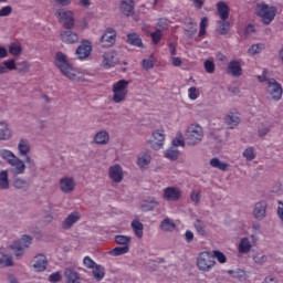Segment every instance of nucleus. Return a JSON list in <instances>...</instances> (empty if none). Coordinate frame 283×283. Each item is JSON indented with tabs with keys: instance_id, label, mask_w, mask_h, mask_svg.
Masks as SVG:
<instances>
[{
	"instance_id": "nucleus-1",
	"label": "nucleus",
	"mask_w": 283,
	"mask_h": 283,
	"mask_svg": "<svg viewBox=\"0 0 283 283\" xmlns=\"http://www.w3.org/2000/svg\"><path fill=\"white\" fill-rule=\"evenodd\" d=\"M1 158L10 165V171L14 176H21L25 174V161L23 159L19 158L14 153L8 149L1 150Z\"/></svg>"
},
{
	"instance_id": "nucleus-2",
	"label": "nucleus",
	"mask_w": 283,
	"mask_h": 283,
	"mask_svg": "<svg viewBox=\"0 0 283 283\" xmlns=\"http://www.w3.org/2000/svg\"><path fill=\"white\" fill-rule=\"evenodd\" d=\"M54 65L55 67H59V70L62 72V74H64V76H66V78H70V81H76L78 71L72 67V64H70V60H67V55H65V53H56Z\"/></svg>"
},
{
	"instance_id": "nucleus-3",
	"label": "nucleus",
	"mask_w": 283,
	"mask_h": 283,
	"mask_svg": "<svg viewBox=\"0 0 283 283\" xmlns=\"http://www.w3.org/2000/svg\"><path fill=\"white\" fill-rule=\"evenodd\" d=\"M255 14L260 17L264 25H271L277 15V8L261 2L255 6Z\"/></svg>"
},
{
	"instance_id": "nucleus-4",
	"label": "nucleus",
	"mask_w": 283,
	"mask_h": 283,
	"mask_svg": "<svg viewBox=\"0 0 283 283\" xmlns=\"http://www.w3.org/2000/svg\"><path fill=\"white\" fill-rule=\"evenodd\" d=\"M205 138V130L198 124H191L186 130L187 145L195 147L199 143H202Z\"/></svg>"
},
{
	"instance_id": "nucleus-5",
	"label": "nucleus",
	"mask_w": 283,
	"mask_h": 283,
	"mask_svg": "<svg viewBox=\"0 0 283 283\" xmlns=\"http://www.w3.org/2000/svg\"><path fill=\"white\" fill-rule=\"evenodd\" d=\"M216 266V260H213V253L211 252H201L197 258V268L203 273H209L211 269Z\"/></svg>"
},
{
	"instance_id": "nucleus-6",
	"label": "nucleus",
	"mask_w": 283,
	"mask_h": 283,
	"mask_svg": "<svg viewBox=\"0 0 283 283\" xmlns=\"http://www.w3.org/2000/svg\"><path fill=\"white\" fill-rule=\"evenodd\" d=\"M127 87H129V82L127 80H119L113 85L114 103H123V101L127 98Z\"/></svg>"
},
{
	"instance_id": "nucleus-7",
	"label": "nucleus",
	"mask_w": 283,
	"mask_h": 283,
	"mask_svg": "<svg viewBox=\"0 0 283 283\" xmlns=\"http://www.w3.org/2000/svg\"><path fill=\"white\" fill-rule=\"evenodd\" d=\"M31 147H30V140H28L27 138H21L18 143V151H19V156H21V158H24L27 165H30V167H34V159H32V157H30V151H31Z\"/></svg>"
},
{
	"instance_id": "nucleus-8",
	"label": "nucleus",
	"mask_w": 283,
	"mask_h": 283,
	"mask_svg": "<svg viewBox=\"0 0 283 283\" xmlns=\"http://www.w3.org/2000/svg\"><path fill=\"white\" fill-rule=\"evenodd\" d=\"M55 17H57L60 23L66 30H72L74 28L75 25L74 12L60 9L56 11Z\"/></svg>"
},
{
	"instance_id": "nucleus-9",
	"label": "nucleus",
	"mask_w": 283,
	"mask_h": 283,
	"mask_svg": "<svg viewBox=\"0 0 283 283\" xmlns=\"http://www.w3.org/2000/svg\"><path fill=\"white\" fill-rule=\"evenodd\" d=\"M266 92H268L269 96H271L272 101H281L282 99V94H283L282 84H280L277 81H275V78L268 80Z\"/></svg>"
},
{
	"instance_id": "nucleus-10",
	"label": "nucleus",
	"mask_w": 283,
	"mask_h": 283,
	"mask_svg": "<svg viewBox=\"0 0 283 283\" xmlns=\"http://www.w3.org/2000/svg\"><path fill=\"white\" fill-rule=\"evenodd\" d=\"M92 42H90V40H84L77 46L75 54L80 61H84V59H88V56L92 54Z\"/></svg>"
},
{
	"instance_id": "nucleus-11",
	"label": "nucleus",
	"mask_w": 283,
	"mask_h": 283,
	"mask_svg": "<svg viewBox=\"0 0 283 283\" xmlns=\"http://www.w3.org/2000/svg\"><path fill=\"white\" fill-rule=\"evenodd\" d=\"M102 48H112L116 43V30L108 28L99 39Z\"/></svg>"
},
{
	"instance_id": "nucleus-12",
	"label": "nucleus",
	"mask_w": 283,
	"mask_h": 283,
	"mask_svg": "<svg viewBox=\"0 0 283 283\" xmlns=\"http://www.w3.org/2000/svg\"><path fill=\"white\" fill-rule=\"evenodd\" d=\"M30 244H32V238L30 235H22L20 242H15L13 244V249H15V258L21 259L23 255V249H30Z\"/></svg>"
},
{
	"instance_id": "nucleus-13",
	"label": "nucleus",
	"mask_w": 283,
	"mask_h": 283,
	"mask_svg": "<svg viewBox=\"0 0 283 283\" xmlns=\"http://www.w3.org/2000/svg\"><path fill=\"white\" fill-rule=\"evenodd\" d=\"M60 36L61 41L67 45H74V43H78V33L72 31V29L61 31Z\"/></svg>"
},
{
	"instance_id": "nucleus-14",
	"label": "nucleus",
	"mask_w": 283,
	"mask_h": 283,
	"mask_svg": "<svg viewBox=\"0 0 283 283\" xmlns=\"http://www.w3.org/2000/svg\"><path fill=\"white\" fill-rule=\"evenodd\" d=\"M76 187V182L72 177H63L60 179V189L63 193H72Z\"/></svg>"
},
{
	"instance_id": "nucleus-15",
	"label": "nucleus",
	"mask_w": 283,
	"mask_h": 283,
	"mask_svg": "<svg viewBox=\"0 0 283 283\" xmlns=\"http://www.w3.org/2000/svg\"><path fill=\"white\" fill-rule=\"evenodd\" d=\"M108 176L113 182H122L123 181V167L116 164L111 166L108 169Z\"/></svg>"
},
{
	"instance_id": "nucleus-16",
	"label": "nucleus",
	"mask_w": 283,
	"mask_h": 283,
	"mask_svg": "<svg viewBox=\"0 0 283 283\" xmlns=\"http://www.w3.org/2000/svg\"><path fill=\"white\" fill-rule=\"evenodd\" d=\"M33 262V269L38 273H42V271H45V269H48V258L45 256V254H38L36 256H34Z\"/></svg>"
},
{
	"instance_id": "nucleus-17",
	"label": "nucleus",
	"mask_w": 283,
	"mask_h": 283,
	"mask_svg": "<svg viewBox=\"0 0 283 283\" xmlns=\"http://www.w3.org/2000/svg\"><path fill=\"white\" fill-rule=\"evenodd\" d=\"M81 220V213L78 212H71L62 222V229L65 231H69L74 224L77 223V221Z\"/></svg>"
},
{
	"instance_id": "nucleus-18",
	"label": "nucleus",
	"mask_w": 283,
	"mask_h": 283,
	"mask_svg": "<svg viewBox=\"0 0 283 283\" xmlns=\"http://www.w3.org/2000/svg\"><path fill=\"white\" fill-rule=\"evenodd\" d=\"M136 8V4L134 0H122L119 4V10L122 14L125 17H132L134 14V10Z\"/></svg>"
},
{
	"instance_id": "nucleus-19",
	"label": "nucleus",
	"mask_w": 283,
	"mask_h": 283,
	"mask_svg": "<svg viewBox=\"0 0 283 283\" xmlns=\"http://www.w3.org/2000/svg\"><path fill=\"white\" fill-rule=\"evenodd\" d=\"M182 196V192H180V189L168 187L164 190V198L165 200L175 202L176 200H180Z\"/></svg>"
},
{
	"instance_id": "nucleus-20",
	"label": "nucleus",
	"mask_w": 283,
	"mask_h": 283,
	"mask_svg": "<svg viewBox=\"0 0 283 283\" xmlns=\"http://www.w3.org/2000/svg\"><path fill=\"white\" fill-rule=\"evenodd\" d=\"M103 59V63L106 67H114V65L118 63V53H116V51L104 53Z\"/></svg>"
},
{
	"instance_id": "nucleus-21",
	"label": "nucleus",
	"mask_w": 283,
	"mask_h": 283,
	"mask_svg": "<svg viewBox=\"0 0 283 283\" xmlns=\"http://www.w3.org/2000/svg\"><path fill=\"white\" fill-rule=\"evenodd\" d=\"M253 216L256 220H264L266 218V201L255 203Z\"/></svg>"
},
{
	"instance_id": "nucleus-22",
	"label": "nucleus",
	"mask_w": 283,
	"mask_h": 283,
	"mask_svg": "<svg viewBox=\"0 0 283 283\" xmlns=\"http://www.w3.org/2000/svg\"><path fill=\"white\" fill-rule=\"evenodd\" d=\"M228 74H231L237 78L242 76V65L240 64V61L233 60L228 64Z\"/></svg>"
},
{
	"instance_id": "nucleus-23",
	"label": "nucleus",
	"mask_w": 283,
	"mask_h": 283,
	"mask_svg": "<svg viewBox=\"0 0 283 283\" xmlns=\"http://www.w3.org/2000/svg\"><path fill=\"white\" fill-rule=\"evenodd\" d=\"M64 277L67 283H81V274H78L74 269H65Z\"/></svg>"
},
{
	"instance_id": "nucleus-24",
	"label": "nucleus",
	"mask_w": 283,
	"mask_h": 283,
	"mask_svg": "<svg viewBox=\"0 0 283 283\" xmlns=\"http://www.w3.org/2000/svg\"><path fill=\"white\" fill-rule=\"evenodd\" d=\"M251 249H253V244H251V240L249 238H242L239 242L238 251L241 255H247V253H251Z\"/></svg>"
},
{
	"instance_id": "nucleus-25",
	"label": "nucleus",
	"mask_w": 283,
	"mask_h": 283,
	"mask_svg": "<svg viewBox=\"0 0 283 283\" xmlns=\"http://www.w3.org/2000/svg\"><path fill=\"white\" fill-rule=\"evenodd\" d=\"M226 124L229 126L230 129L233 127H238L240 125V114L238 113H229L226 118Z\"/></svg>"
},
{
	"instance_id": "nucleus-26",
	"label": "nucleus",
	"mask_w": 283,
	"mask_h": 283,
	"mask_svg": "<svg viewBox=\"0 0 283 283\" xmlns=\"http://www.w3.org/2000/svg\"><path fill=\"white\" fill-rule=\"evenodd\" d=\"M217 13L221 20L229 19L230 9L226 2H218L217 3Z\"/></svg>"
},
{
	"instance_id": "nucleus-27",
	"label": "nucleus",
	"mask_w": 283,
	"mask_h": 283,
	"mask_svg": "<svg viewBox=\"0 0 283 283\" xmlns=\"http://www.w3.org/2000/svg\"><path fill=\"white\" fill-rule=\"evenodd\" d=\"M15 189H21V191H28L30 189V181L25 178L17 177L12 182Z\"/></svg>"
},
{
	"instance_id": "nucleus-28",
	"label": "nucleus",
	"mask_w": 283,
	"mask_h": 283,
	"mask_svg": "<svg viewBox=\"0 0 283 283\" xmlns=\"http://www.w3.org/2000/svg\"><path fill=\"white\" fill-rule=\"evenodd\" d=\"M94 143H96V145H107L109 143V133L106 130H99L94 136Z\"/></svg>"
},
{
	"instance_id": "nucleus-29",
	"label": "nucleus",
	"mask_w": 283,
	"mask_h": 283,
	"mask_svg": "<svg viewBox=\"0 0 283 283\" xmlns=\"http://www.w3.org/2000/svg\"><path fill=\"white\" fill-rule=\"evenodd\" d=\"M153 138L156 140L154 148L155 149H160L165 143V133L163 130H155L153 133Z\"/></svg>"
},
{
	"instance_id": "nucleus-30",
	"label": "nucleus",
	"mask_w": 283,
	"mask_h": 283,
	"mask_svg": "<svg viewBox=\"0 0 283 283\" xmlns=\"http://www.w3.org/2000/svg\"><path fill=\"white\" fill-rule=\"evenodd\" d=\"M151 163V155L147 153H142L137 158V165L140 169H145Z\"/></svg>"
},
{
	"instance_id": "nucleus-31",
	"label": "nucleus",
	"mask_w": 283,
	"mask_h": 283,
	"mask_svg": "<svg viewBox=\"0 0 283 283\" xmlns=\"http://www.w3.org/2000/svg\"><path fill=\"white\" fill-rule=\"evenodd\" d=\"M127 43L135 45V48H143V39L137 33H129L127 35Z\"/></svg>"
},
{
	"instance_id": "nucleus-32",
	"label": "nucleus",
	"mask_w": 283,
	"mask_h": 283,
	"mask_svg": "<svg viewBox=\"0 0 283 283\" xmlns=\"http://www.w3.org/2000/svg\"><path fill=\"white\" fill-rule=\"evenodd\" d=\"M231 28V23L228 20L217 21V32L219 34H227Z\"/></svg>"
},
{
	"instance_id": "nucleus-33",
	"label": "nucleus",
	"mask_w": 283,
	"mask_h": 283,
	"mask_svg": "<svg viewBox=\"0 0 283 283\" xmlns=\"http://www.w3.org/2000/svg\"><path fill=\"white\" fill-rule=\"evenodd\" d=\"M12 138V129L8 126V123H1V140H10Z\"/></svg>"
},
{
	"instance_id": "nucleus-34",
	"label": "nucleus",
	"mask_w": 283,
	"mask_h": 283,
	"mask_svg": "<svg viewBox=\"0 0 283 283\" xmlns=\"http://www.w3.org/2000/svg\"><path fill=\"white\" fill-rule=\"evenodd\" d=\"M17 67V62L14 59L7 60L2 63L1 66V74H6L8 71L12 72V70H15Z\"/></svg>"
},
{
	"instance_id": "nucleus-35",
	"label": "nucleus",
	"mask_w": 283,
	"mask_h": 283,
	"mask_svg": "<svg viewBox=\"0 0 283 283\" xmlns=\"http://www.w3.org/2000/svg\"><path fill=\"white\" fill-rule=\"evenodd\" d=\"M130 227H132L136 238H139V239L143 238L144 226H143V223H140V221H137V220L132 221Z\"/></svg>"
},
{
	"instance_id": "nucleus-36",
	"label": "nucleus",
	"mask_w": 283,
	"mask_h": 283,
	"mask_svg": "<svg viewBox=\"0 0 283 283\" xmlns=\"http://www.w3.org/2000/svg\"><path fill=\"white\" fill-rule=\"evenodd\" d=\"M93 277L97 281L101 282V280H103V277H105V268H103L102 265H96L93 268Z\"/></svg>"
},
{
	"instance_id": "nucleus-37",
	"label": "nucleus",
	"mask_w": 283,
	"mask_h": 283,
	"mask_svg": "<svg viewBox=\"0 0 283 283\" xmlns=\"http://www.w3.org/2000/svg\"><path fill=\"white\" fill-rule=\"evenodd\" d=\"M125 253H129V245L116 247L109 251V255H113L114 258L125 255Z\"/></svg>"
},
{
	"instance_id": "nucleus-38",
	"label": "nucleus",
	"mask_w": 283,
	"mask_h": 283,
	"mask_svg": "<svg viewBox=\"0 0 283 283\" xmlns=\"http://www.w3.org/2000/svg\"><path fill=\"white\" fill-rule=\"evenodd\" d=\"M210 165L214 168V169H220V171H227V168L229 167L228 164L220 161V159L218 158H212L210 160Z\"/></svg>"
},
{
	"instance_id": "nucleus-39",
	"label": "nucleus",
	"mask_w": 283,
	"mask_h": 283,
	"mask_svg": "<svg viewBox=\"0 0 283 283\" xmlns=\"http://www.w3.org/2000/svg\"><path fill=\"white\" fill-rule=\"evenodd\" d=\"M195 229L199 235H205L207 233V223H205L202 220L197 219L195 221Z\"/></svg>"
},
{
	"instance_id": "nucleus-40",
	"label": "nucleus",
	"mask_w": 283,
	"mask_h": 283,
	"mask_svg": "<svg viewBox=\"0 0 283 283\" xmlns=\"http://www.w3.org/2000/svg\"><path fill=\"white\" fill-rule=\"evenodd\" d=\"M115 242L117 244H120L122 247H129V244L132 243V237L116 235L115 237Z\"/></svg>"
},
{
	"instance_id": "nucleus-41",
	"label": "nucleus",
	"mask_w": 283,
	"mask_h": 283,
	"mask_svg": "<svg viewBox=\"0 0 283 283\" xmlns=\"http://www.w3.org/2000/svg\"><path fill=\"white\" fill-rule=\"evenodd\" d=\"M142 65L146 71L153 70L154 65H156V57L150 55L148 59H144Z\"/></svg>"
},
{
	"instance_id": "nucleus-42",
	"label": "nucleus",
	"mask_w": 283,
	"mask_h": 283,
	"mask_svg": "<svg viewBox=\"0 0 283 283\" xmlns=\"http://www.w3.org/2000/svg\"><path fill=\"white\" fill-rule=\"evenodd\" d=\"M160 229L163 231H174V229H176V223H174L171 219H165L160 224Z\"/></svg>"
},
{
	"instance_id": "nucleus-43",
	"label": "nucleus",
	"mask_w": 283,
	"mask_h": 283,
	"mask_svg": "<svg viewBox=\"0 0 283 283\" xmlns=\"http://www.w3.org/2000/svg\"><path fill=\"white\" fill-rule=\"evenodd\" d=\"M271 132V124H261V127L258 129L259 138H264Z\"/></svg>"
},
{
	"instance_id": "nucleus-44",
	"label": "nucleus",
	"mask_w": 283,
	"mask_h": 283,
	"mask_svg": "<svg viewBox=\"0 0 283 283\" xmlns=\"http://www.w3.org/2000/svg\"><path fill=\"white\" fill-rule=\"evenodd\" d=\"M28 70H30V65L28 64V62L22 61L15 63V71L19 72V74H25Z\"/></svg>"
},
{
	"instance_id": "nucleus-45",
	"label": "nucleus",
	"mask_w": 283,
	"mask_h": 283,
	"mask_svg": "<svg viewBox=\"0 0 283 283\" xmlns=\"http://www.w3.org/2000/svg\"><path fill=\"white\" fill-rule=\"evenodd\" d=\"M165 156L168 158V160H178L180 151H178V149L169 148L166 150Z\"/></svg>"
},
{
	"instance_id": "nucleus-46",
	"label": "nucleus",
	"mask_w": 283,
	"mask_h": 283,
	"mask_svg": "<svg viewBox=\"0 0 283 283\" xmlns=\"http://www.w3.org/2000/svg\"><path fill=\"white\" fill-rule=\"evenodd\" d=\"M209 27V19L207 17L201 18L199 36L207 34V28Z\"/></svg>"
},
{
	"instance_id": "nucleus-47",
	"label": "nucleus",
	"mask_w": 283,
	"mask_h": 283,
	"mask_svg": "<svg viewBox=\"0 0 283 283\" xmlns=\"http://www.w3.org/2000/svg\"><path fill=\"white\" fill-rule=\"evenodd\" d=\"M23 49L20 44L11 43L9 46V53L12 54V56H19Z\"/></svg>"
},
{
	"instance_id": "nucleus-48",
	"label": "nucleus",
	"mask_w": 283,
	"mask_h": 283,
	"mask_svg": "<svg viewBox=\"0 0 283 283\" xmlns=\"http://www.w3.org/2000/svg\"><path fill=\"white\" fill-rule=\"evenodd\" d=\"M172 147H185V138L182 133H177L176 137L172 139Z\"/></svg>"
},
{
	"instance_id": "nucleus-49",
	"label": "nucleus",
	"mask_w": 283,
	"mask_h": 283,
	"mask_svg": "<svg viewBox=\"0 0 283 283\" xmlns=\"http://www.w3.org/2000/svg\"><path fill=\"white\" fill-rule=\"evenodd\" d=\"M243 158L247 160H255V149L253 147H248L243 151Z\"/></svg>"
},
{
	"instance_id": "nucleus-50",
	"label": "nucleus",
	"mask_w": 283,
	"mask_h": 283,
	"mask_svg": "<svg viewBox=\"0 0 283 283\" xmlns=\"http://www.w3.org/2000/svg\"><path fill=\"white\" fill-rule=\"evenodd\" d=\"M1 189H10V180L6 170L1 171Z\"/></svg>"
},
{
	"instance_id": "nucleus-51",
	"label": "nucleus",
	"mask_w": 283,
	"mask_h": 283,
	"mask_svg": "<svg viewBox=\"0 0 283 283\" xmlns=\"http://www.w3.org/2000/svg\"><path fill=\"white\" fill-rule=\"evenodd\" d=\"M212 255H213V260L217 259L220 264H224L227 262V255H224V253H222L218 250H214L212 252Z\"/></svg>"
},
{
	"instance_id": "nucleus-52",
	"label": "nucleus",
	"mask_w": 283,
	"mask_h": 283,
	"mask_svg": "<svg viewBox=\"0 0 283 283\" xmlns=\"http://www.w3.org/2000/svg\"><path fill=\"white\" fill-rule=\"evenodd\" d=\"M154 45H158L160 43V39H163V31L157 29L155 32L150 34Z\"/></svg>"
},
{
	"instance_id": "nucleus-53",
	"label": "nucleus",
	"mask_w": 283,
	"mask_h": 283,
	"mask_svg": "<svg viewBox=\"0 0 283 283\" xmlns=\"http://www.w3.org/2000/svg\"><path fill=\"white\" fill-rule=\"evenodd\" d=\"M1 264L2 266H14V261H12V256L8 254L1 255Z\"/></svg>"
},
{
	"instance_id": "nucleus-54",
	"label": "nucleus",
	"mask_w": 283,
	"mask_h": 283,
	"mask_svg": "<svg viewBox=\"0 0 283 283\" xmlns=\"http://www.w3.org/2000/svg\"><path fill=\"white\" fill-rule=\"evenodd\" d=\"M262 48H264V45H262V44H253L248 50V54H250L251 56H255V54H260V52H262Z\"/></svg>"
},
{
	"instance_id": "nucleus-55",
	"label": "nucleus",
	"mask_w": 283,
	"mask_h": 283,
	"mask_svg": "<svg viewBox=\"0 0 283 283\" xmlns=\"http://www.w3.org/2000/svg\"><path fill=\"white\" fill-rule=\"evenodd\" d=\"M203 66H205L206 72H208V74H213V72H216V64L211 60H207L203 63Z\"/></svg>"
},
{
	"instance_id": "nucleus-56",
	"label": "nucleus",
	"mask_w": 283,
	"mask_h": 283,
	"mask_svg": "<svg viewBox=\"0 0 283 283\" xmlns=\"http://www.w3.org/2000/svg\"><path fill=\"white\" fill-rule=\"evenodd\" d=\"M201 198H202V193L200 191L193 190L190 195V199L192 202H195V205L200 203Z\"/></svg>"
},
{
	"instance_id": "nucleus-57",
	"label": "nucleus",
	"mask_w": 283,
	"mask_h": 283,
	"mask_svg": "<svg viewBox=\"0 0 283 283\" xmlns=\"http://www.w3.org/2000/svg\"><path fill=\"white\" fill-rule=\"evenodd\" d=\"M83 264L86 266V269H94L97 265L96 262H94V260H92L90 256L84 258Z\"/></svg>"
},
{
	"instance_id": "nucleus-58",
	"label": "nucleus",
	"mask_w": 283,
	"mask_h": 283,
	"mask_svg": "<svg viewBox=\"0 0 283 283\" xmlns=\"http://www.w3.org/2000/svg\"><path fill=\"white\" fill-rule=\"evenodd\" d=\"M61 280H62L61 272L52 273L49 276V282H51V283L61 282Z\"/></svg>"
},
{
	"instance_id": "nucleus-59",
	"label": "nucleus",
	"mask_w": 283,
	"mask_h": 283,
	"mask_svg": "<svg viewBox=\"0 0 283 283\" xmlns=\"http://www.w3.org/2000/svg\"><path fill=\"white\" fill-rule=\"evenodd\" d=\"M188 96L190 101H196V98H198V90L196 86H192L188 90Z\"/></svg>"
},
{
	"instance_id": "nucleus-60",
	"label": "nucleus",
	"mask_w": 283,
	"mask_h": 283,
	"mask_svg": "<svg viewBox=\"0 0 283 283\" xmlns=\"http://www.w3.org/2000/svg\"><path fill=\"white\" fill-rule=\"evenodd\" d=\"M253 260L255 262V264H264L266 262V260H269V258L266 255H260V254H256L253 256Z\"/></svg>"
},
{
	"instance_id": "nucleus-61",
	"label": "nucleus",
	"mask_w": 283,
	"mask_h": 283,
	"mask_svg": "<svg viewBox=\"0 0 283 283\" xmlns=\"http://www.w3.org/2000/svg\"><path fill=\"white\" fill-rule=\"evenodd\" d=\"M12 14V7L7 6L1 9V17H10Z\"/></svg>"
},
{
	"instance_id": "nucleus-62",
	"label": "nucleus",
	"mask_w": 283,
	"mask_h": 283,
	"mask_svg": "<svg viewBox=\"0 0 283 283\" xmlns=\"http://www.w3.org/2000/svg\"><path fill=\"white\" fill-rule=\"evenodd\" d=\"M277 216L281 222L283 223V202L282 201H279Z\"/></svg>"
},
{
	"instance_id": "nucleus-63",
	"label": "nucleus",
	"mask_w": 283,
	"mask_h": 283,
	"mask_svg": "<svg viewBox=\"0 0 283 283\" xmlns=\"http://www.w3.org/2000/svg\"><path fill=\"white\" fill-rule=\"evenodd\" d=\"M245 34H255V25L249 24L244 30Z\"/></svg>"
},
{
	"instance_id": "nucleus-64",
	"label": "nucleus",
	"mask_w": 283,
	"mask_h": 283,
	"mask_svg": "<svg viewBox=\"0 0 283 283\" xmlns=\"http://www.w3.org/2000/svg\"><path fill=\"white\" fill-rule=\"evenodd\" d=\"M171 63L175 67H180V65H182V60H180V57H171Z\"/></svg>"
}]
</instances>
